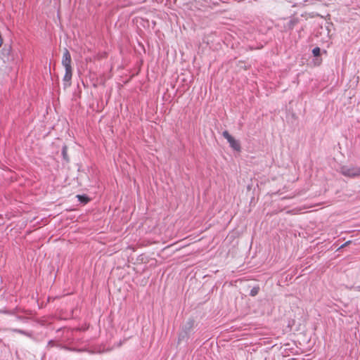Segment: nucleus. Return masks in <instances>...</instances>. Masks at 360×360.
I'll return each instance as SVG.
<instances>
[{
	"label": "nucleus",
	"instance_id": "nucleus-6",
	"mask_svg": "<svg viewBox=\"0 0 360 360\" xmlns=\"http://www.w3.org/2000/svg\"><path fill=\"white\" fill-rule=\"evenodd\" d=\"M63 156L64 159L68 160V156H67V148L66 146H64L62 151Z\"/></svg>",
	"mask_w": 360,
	"mask_h": 360
},
{
	"label": "nucleus",
	"instance_id": "nucleus-7",
	"mask_svg": "<svg viewBox=\"0 0 360 360\" xmlns=\"http://www.w3.org/2000/svg\"><path fill=\"white\" fill-rule=\"evenodd\" d=\"M77 198H79V200L82 202H86L88 201V199L87 198H86L85 196H83V195H77Z\"/></svg>",
	"mask_w": 360,
	"mask_h": 360
},
{
	"label": "nucleus",
	"instance_id": "nucleus-5",
	"mask_svg": "<svg viewBox=\"0 0 360 360\" xmlns=\"http://www.w3.org/2000/svg\"><path fill=\"white\" fill-rule=\"evenodd\" d=\"M320 49L319 47H316L312 50V53L314 56H319L320 55Z\"/></svg>",
	"mask_w": 360,
	"mask_h": 360
},
{
	"label": "nucleus",
	"instance_id": "nucleus-1",
	"mask_svg": "<svg viewBox=\"0 0 360 360\" xmlns=\"http://www.w3.org/2000/svg\"><path fill=\"white\" fill-rule=\"evenodd\" d=\"M71 56L67 49H65L63 55L62 65L65 68V73L63 81L65 86H69L72 76V70L71 67Z\"/></svg>",
	"mask_w": 360,
	"mask_h": 360
},
{
	"label": "nucleus",
	"instance_id": "nucleus-8",
	"mask_svg": "<svg viewBox=\"0 0 360 360\" xmlns=\"http://www.w3.org/2000/svg\"><path fill=\"white\" fill-rule=\"evenodd\" d=\"M350 243V241H347L345 243H344L340 248H342L344 247H346L349 243Z\"/></svg>",
	"mask_w": 360,
	"mask_h": 360
},
{
	"label": "nucleus",
	"instance_id": "nucleus-4",
	"mask_svg": "<svg viewBox=\"0 0 360 360\" xmlns=\"http://www.w3.org/2000/svg\"><path fill=\"white\" fill-rule=\"evenodd\" d=\"M258 292H259V288L255 287L250 290V295L255 296L256 295H257Z\"/></svg>",
	"mask_w": 360,
	"mask_h": 360
},
{
	"label": "nucleus",
	"instance_id": "nucleus-2",
	"mask_svg": "<svg viewBox=\"0 0 360 360\" xmlns=\"http://www.w3.org/2000/svg\"><path fill=\"white\" fill-rule=\"evenodd\" d=\"M340 172L345 176L354 178L360 176V167L352 165H343L340 168Z\"/></svg>",
	"mask_w": 360,
	"mask_h": 360
},
{
	"label": "nucleus",
	"instance_id": "nucleus-10",
	"mask_svg": "<svg viewBox=\"0 0 360 360\" xmlns=\"http://www.w3.org/2000/svg\"><path fill=\"white\" fill-rule=\"evenodd\" d=\"M316 65H319V64H320V62H319H319H316Z\"/></svg>",
	"mask_w": 360,
	"mask_h": 360
},
{
	"label": "nucleus",
	"instance_id": "nucleus-9",
	"mask_svg": "<svg viewBox=\"0 0 360 360\" xmlns=\"http://www.w3.org/2000/svg\"><path fill=\"white\" fill-rule=\"evenodd\" d=\"M350 243V241H347L345 243H344L340 248H342L344 247H346L349 243Z\"/></svg>",
	"mask_w": 360,
	"mask_h": 360
},
{
	"label": "nucleus",
	"instance_id": "nucleus-3",
	"mask_svg": "<svg viewBox=\"0 0 360 360\" xmlns=\"http://www.w3.org/2000/svg\"><path fill=\"white\" fill-rule=\"evenodd\" d=\"M223 136L228 141L230 146L235 150L239 151L240 150V146L238 141H236L233 136H231L227 131H224L222 134Z\"/></svg>",
	"mask_w": 360,
	"mask_h": 360
}]
</instances>
